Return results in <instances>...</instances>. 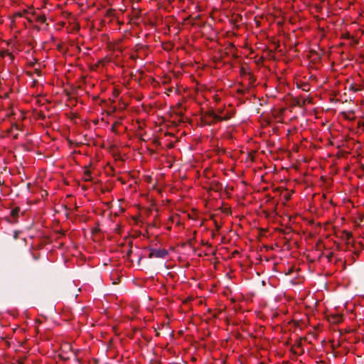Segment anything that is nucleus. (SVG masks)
Segmentation results:
<instances>
[{"label": "nucleus", "instance_id": "2", "mask_svg": "<svg viewBox=\"0 0 364 364\" xmlns=\"http://www.w3.org/2000/svg\"><path fill=\"white\" fill-rule=\"evenodd\" d=\"M209 115L210 117L212 118V119L213 121H215V122H218V121H226L229 119L231 118L232 117V113L231 112H228V113H225V115H221V114H219L216 112H210L209 113Z\"/></svg>", "mask_w": 364, "mask_h": 364}, {"label": "nucleus", "instance_id": "1", "mask_svg": "<svg viewBox=\"0 0 364 364\" xmlns=\"http://www.w3.org/2000/svg\"><path fill=\"white\" fill-rule=\"evenodd\" d=\"M168 252L165 249H152L149 253V257L166 258Z\"/></svg>", "mask_w": 364, "mask_h": 364}, {"label": "nucleus", "instance_id": "3", "mask_svg": "<svg viewBox=\"0 0 364 364\" xmlns=\"http://www.w3.org/2000/svg\"><path fill=\"white\" fill-rule=\"evenodd\" d=\"M36 20L38 23H43L46 21V17L45 15H38Z\"/></svg>", "mask_w": 364, "mask_h": 364}, {"label": "nucleus", "instance_id": "5", "mask_svg": "<svg viewBox=\"0 0 364 364\" xmlns=\"http://www.w3.org/2000/svg\"><path fill=\"white\" fill-rule=\"evenodd\" d=\"M215 112L219 114H221V115H225V114H223V109H220V108L217 109Z\"/></svg>", "mask_w": 364, "mask_h": 364}, {"label": "nucleus", "instance_id": "4", "mask_svg": "<svg viewBox=\"0 0 364 364\" xmlns=\"http://www.w3.org/2000/svg\"><path fill=\"white\" fill-rule=\"evenodd\" d=\"M20 211L19 208H15L11 210V215L14 218H16L18 216Z\"/></svg>", "mask_w": 364, "mask_h": 364}]
</instances>
